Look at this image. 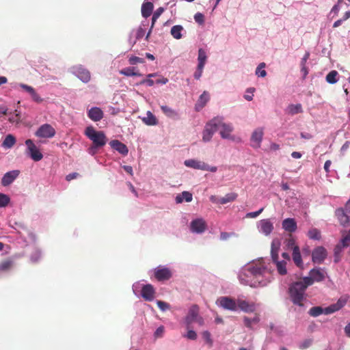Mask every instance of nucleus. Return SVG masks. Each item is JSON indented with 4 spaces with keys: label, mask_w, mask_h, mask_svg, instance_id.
<instances>
[{
    "label": "nucleus",
    "mask_w": 350,
    "mask_h": 350,
    "mask_svg": "<svg viewBox=\"0 0 350 350\" xmlns=\"http://www.w3.org/2000/svg\"><path fill=\"white\" fill-rule=\"evenodd\" d=\"M210 99V96L208 92L204 91L199 97L197 103L195 105L196 111H200L207 103Z\"/></svg>",
    "instance_id": "nucleus-21"
},
{
    "label": "nucleus",
    "mask_w": 350,
    "mask_h": 350,
    "mask_svg": "<svg viewBox=\"0 0 350 350\" xmlns=\"http://www.w3.org/2000/svg\"><path fill=\"white\" fill-rule=\"evenodd\" d=\"M286 113L294 116L303 112L302 105L300 103L298 104H291L285 109Z\"/></svg>",
    "instance_id": "nucleus-26"
},
{
    "label": "nucleus",
    "mask_w": 350,
    "mask_h": 350,
    "mask_svg": "<svg viewBox=\"0 0 350 350\" xmlns=\"http://www.w3.org/2000/svg\"><path fill=\"white\" fill-rule=\"evenodd\" d=\"M19 170H12L6 172L1 179V185L4 187L10 185L19 176Z\"/></svg>",
    "instance_id": "nucleus-15"
},
{
    "label": "nucleus",
    "mask_w": 350,
    "mask_h": 350,
    "mask_svg": "<svg viewBox=\"0 0 350 350\" xmlns=\"http://www.w3.org/2000/svg\"><path fill=\"white\" fill-rule=\"evenodd\" d=\"M194 20L197 23L202 25L204 23V16L202 13L198 12L194 15Z\"/></svg>",
    "instance_id": "nucleus-53"
},
{
    "label": "nucleus",
    "mask_w": 350,
    "mask_h": 350,
    "mask_svg": "<svg viewBox=\"0 0 350 350\" xmlns=\"http://www.w3.org/2000/svg\"><path fill=\"white\" fill-rule=\"evenodd\" d=\"M146 26V25L142 24V26H140L138 27V29H137L136 36H135L136 40H139L145 35V32H146L145 27Z\"/></svg>",
    "instance_id": "nucleus-50"
},
{
    "label": "nucleus",
    "mask_w": 350,
    "mask_h": 350,
    "mask_svg": "<svg viewBox=\"0 0 350 350\" xmlns=\"http://www.w3.org/2000/svg\"><path fill=\"white\" fill-rule=\"evenodd\" d=\"M241 284L251 287H263L271 281V273L262 260H258L245 267L239 275Z\"/></svg>",
    "instance_id": "nucleus-1"
},
{
    "label": "nucleus",
    "mask_w": 350,
    "mask_h": 350,
    "mask_svg": "<svg viewBox=\"0 0 350 350\" xmlns=\"http://www.w3.org/2000/svg\"><path fill=\"white\" fill-rule=\"evenodd\" d=\"M72 69L73 73L83 83H88L90 81V72L87 69L81 66H79L77 68L75 66Z\"/></svg>",
    "instance_id": "nucleus-13"
},
{
    "label": "nucleus",
    "mask_w": 350,
    "mask_h": 350,
    "mask_svg": "<svg viewBox=\"0 0 350 350\" xmlns=\"http://www.w3.org/2000/svg\"><path fill=\"white\" fill-rule=\"evenodd\" d=\"M19 85L23 90L27 92L29 94L31 92H33V90L34 89L33 87L23 83H21Z\"/></svg>",
    "instance_id": "nucleus-59"
},
{
    "label": "nucleus",
    "mask_w": 350,
    "mask_h": 350,
    "mask_svg": "<svg viewBox=\"0 0 350 350\" xmlns=\"http://www.w3.org/2000/svg\"><path fill=\"white\" fill-rule=\"evenodd\" d=\"M14 265V262L12 260H5L0 263V271H8Z\"/></svg>",
    "instance_id": "nucleus-44"
},
{
    "label": "nucleus",
    "mask_w": 350,
    "mask_h": 350,
    "mask_svg": "<svg viewBox=\"0 0 350 350\" xmlns=\"http://www.w3.org/2000/svg\"><path fill=\"white\" fill-rule=\"evenodd\" d=\"M85 135L92 142L96 147L104 146L107 141V137L103 131H97L92 126H88L85 130Z\"/></svg>",
    "instance_id": "nucleus-3"
},
{
    "label": "nucleus",
    "mask_w": 350,
    "mask_h": 350,
    "mask_svg": "<svg viewBox=\"0 0 350 350\" xmlns=\"http://www.w3.org/2000/svg\"><path fill=\"white\" fill-rule=\"evenodd\" d=\"M25 144L27 146L30 157L33 161H39L42 159V154L36 148V145L31 139H27L25 141Z\"/></svg>",
    "instance_id": "nucleus-10"
},
{
    "label": "nucleus",
    "mask_w": 350,
    "mask_h": 350,
    "mask_svg": "<svg viewBox=\"0 0 350 350\" xmlns=\"http://www.w3.org/2000/svg\"><path fill=\"white\" fill-rule=\"evenodd\" d=\"M338 75V72L336 70L330 71L326 76V81L327 83L330 84H334L337 82L336 77Z\"/></svg>",
    "instance_id": "nucleus-43"
},
{
    "label": "nucleus",
    "mask_w": 350,
    "mask_h": 350,
    "mask_svg": "<svg viewBox=\"0 0 350 350\" xmlns=\"http://www.w3.org/2000/svg\"><path fill=\"white\" fill-rule=\"evenodd\" d=\"M154 289L151 284H146L142 287L141 295L146 301H152L154 296Z\"/></svg>",
    "instance_id": "nucleus-18"
},
{
    "label": "nucleus",
    "mask_w": 350,
    "mask_h": 350,
    "mask_svg": "<svg viewBox=\"0 0 350 350\" xmlns=\"http://www.w3.org/2000/svg\"><path fill=\"white\" fill-rule=\"evenodd\" d=\"M344 306V303L338 300L337 303L332 304L328 307L323 308V313L325 314H329L339 310Z\"/></svg>",
    "instance_id": "nucleus-27"
},
{
    "label": "nucleus",
    "mask_w": 350,
    "mask_h": 350,
    "mask_svg": "<svg viewBox=\"0 0 350 350\" xmlns=\"http://www.w3.org/2000/svg\"><path fill=\"white\" fill-rule=\"evenodd\" d=\"M129 64L131 65H135L137 64H143L145 62L143 58L137 57V56H131L129 59Z\"/></svg>",
    "instance_id": "nucleus-51"
},
{
    "label": "nucleus",
    "mask_w": 350,
    "mask_h": 350,
    "mask_svg": "<svg viewBox=\"0 0 350 350\" xmlns=\"http://www.w3.org/2000/svg\"><path fill=\"white\" fill-rule=\"evenodd\" d=\"M184 164L189 167L205 171H210L212 172H215L217 170V167L215 166L210 167L208 164L205 163L204 162L197 161L195 159L186 160L185 161Z\"/></svg>",
    "instance_id": "nucleus-5"
},
{
    "label": "nucleus",
    "mask_w": 350,
    "mask_h": 350,
    "mask_svg": "<svg viewBox=\"0 0 350 350\" xmlns=\"http://www.w3.org/2000/svg\"><path fill=\"white\" fill-rule=\"evenodd\" d=\"M126 184H127V186H128L129 189L131 190V191L132 193H133L136 197H137L138 196V193H137V191L135 190V189L134 186L133 185V184L131 183H130V182H128Z\"/></svg>",
    "instance_id": "nucleus-64"
},
{
    "label": "nucleus",
    "mask_w": 350,
    "mask_h": 350,
    "mask_svg": "<svg viewBox=\"0 0 350 350\" xmlns=\"http://www.w3.org/2000/svg\"><path fill=\"white\" fill-rule=\"evenodd\" d=\"M204 67L197 66V69L194 72L193 77L196 79L198 80L202 75Z\"/></svg>",
    "instance_id": "nucleus-57"
},
{
    "label": "nucleus",
    "mask_w": 350,
    "mask_h": 350,
    "mask_svg": "<svg viewBox=\"0 0 350 350\" xmlns=\"http://www.w3.org/2000/svg\"><path fill=\"white\" fill-rule=\"evenodd\" d=\"M343 247H344L342 246V243L338 244L336 245L334 250V262H338L340 260L341 253L342 252Z\"/></svg>",
    "instance_id": "nucleus-42"
},
{
    "label": "nucleus",
    "mask_w": 350,
    "mask_h": 350,
    "mask_svg": "<svg viewBox=\"0 0 350 350\" xmlns=\"http://www.w3.org/2000/svg\"><path fill=\"white\" fill-rule=\"evenodd\" d=\"M215 119H217L219 121L218 123V129L220 130L221 137L224 139H230V133L233 131V127L231 124H226L223 122V118L220 117H217Z\"/></svg>",
    "instance_id": "nucleus-8"
},
{
    "label": "nucleus",
    "mask_w": 350,
    "mask_h": 350,
    "mask_svg": "<svg viewBox=\"0 0 350 350\" xmlns=\"http://www.w3.org/2000/svg\"><path fill=\"white\" fill-rule=\"evenodd\" d=\"M88 117L93 121L100 120L103 117V111L98 107H92L88 111Z\"/></svg>",
    "instance_id": "nucleus-23"
},
{
    "label": "nucleus",
    "mask_w": 350,
    "mask_h": 350,
    "mask_svg": "<svg viewBox=\"0 0 350 350\" xmlns=\"http://www.w3.org/2000/svg\"><path fill=\"white\" fill-rule=\"evenodd\" d=\"M199 307L196 304H194L190 307L188 314L185 318V323L187 329L189 328L190 325L194 322L196 319L199 317Z\"/></svg>",
    "instance_id": "nucleus-11"
},
{
    "label": "nucleus",
    "mask_w": 350,
    "mask_h": 350,
    "mask_svg": "<svg viewBox=\"0 0 350 350\" xmlns=\"http://www.w3.org/2000/svg\"><path fill=\"white\" fill-rule=\"evenodd\" d=\"M312 281V284L314 281L321 282L324 280L325 276L323 273L319 269H313L310 272V277H307Z\"/></svg>",
    "instance_id": "nucleus-25"
},
{
    "label": "nucleus",
    "mask_w": 350,
    "mask_h": 350,
    "mask_svg": "<svg viewBox=\"0 0 350 350\" xmlns=\"http://www.w3.org/2000/svg\"><path fill=\"white\" fill-rule=\"evenodd\" d=\"M292 258L293 262L298 267H302L303 262L299 247H295L294 250H293Z\"/></svg>",
    "instance_id": "nucleus-28"
},
{
    "label": "nucleus",
    "mask_w": 350,
    "mask_h": 350,
    "mask_svg": "<svg viewBox=\"0 0 350 350\" xmlns=\"http://www.w3.org/2000/svg\"><path fill=\"white\" fill-rule=\"evenodd\" d=\"M275 264L277 271L279 274L284 275L287 273V269H286V262L284 260L282 261H277L274 262Z\"/></svg>",
    "instance_id": "nucleus-37"
},
{
    "label": "nucleus",
    "mask_w": 350,
    "mask_h": 350,
    "mask_svg": "<svg viewBox=\"0 0 350 350\" xmlns=\"http://www.w3.org/2000/svg\"><path fill=\"white\" fill-rule=\"evenodd\" d=\"M263 130L261 128L256 129L252 133L251 137V141L254 143L253 146L255 148H259L260 143L262 139Z\"/></svg>",
    "instance_id": "nucleus-20"
},
{
    "label": "nucleus",
    "mask_w": 350,
    "mask_h": 350,
    "mask_svg": "<svg viewBox=\"0 0 350 350\" xmlns=\"http://www.w3.org/2000/svg\"><path fill=\"white\" fill-rule=\"evenodd\" d=\"M29 95L31 97V99L36 102V103H41L43 101V98L36 92V90L33 89V92H31Z\"/></svg>",
    "instance_id": "nucleus-49"
},
{
    "label": "nucleus",
    "mask_w": 350,
    "mask_h": 350,
    "mask_svg": "<svg viewBox=\"0 0 350 350\" xmlns=\"http://www.w3.org/2000/svg\"><path fill=\"white\" fill-rule=\"evenodd\" d=\"M79 174L77 172L70 173L66 176V180L68 181H70V180L77 178L79 176Z\"/></svg>",
    "instance_id": "nucleus-63"
},
{
    "label": "nucleus",
    "mask_w": 350,
    "mask_h": 350,
    "mask_svg": "<svg viewBox=\"0 0 350 350\" xmlns=\"http://www.w3.org/2000/svg\"><path fill=\"white\" fill-rule=\"evenodd\" d=\"M284 243L286 248L288 250L291 249L292 250H294L295 247H299L298 245H295V240L292 234L288 235V237L285 239Z\"/></svg>",
    "instance_id": "nucleus-40"
},
{
    "label": "nucleus",
    "mask_w": 350,
    "mask_h": 350,
    "mask_svg": "<svg viewBox=\"0 0 350 350\" xmlns=\"http://www.w3.org/2000/svg\"><path fill=\"white\" fill-rule=\"evenodd\" d=\"M206 227L207 225L206 221L202 218L196 219L190 224L191 232L198 234L204 232L206 230Z\"/></svg>",
    "instance_id": "nucleus-12"
},
{
    "label": "nucleus",
    "mask_w": 350,
    "mask_h": 350,
    "mask_svg": "<svg viewBox=\"0 0 350 350\" xmlns=\"http://www.w3.org/2000/svg\"><path fill=\"white\" fill-rule=\"evenodd\" d=\"M341 243L343 247L350 246V230L348 232L347 235L343 237L341 241Z\"/></svg>",
    "instance_id": "nucleus-54"
},
{
    "label": "nucleus",
    "mask_w": 350,
    "mask_h": 350,
    "mask_svg": "<svg viewBox=\"0 0 350 350\" xmlns=\"http://www.w3.org/2000/svg\"><path fill=\"white\" fill-rule=\"evenodd\" d=\"M109 144L112 148H113L122 155H126L129 152V150L126 146L124 144L120 142L119 140H112L110 142Z\"/></svg>",
    "instance_id": "nucleus-19"
},
{
    "label": "nucleus",
    "mask_w": 350,
    "mask_h": 350,
    "mask_svg": "<svg viewBox=\"0 0 350 350\" xmlns=\"http://www.w3.org/2000/svg\"><path fill=\"white\" fill-rule=\"evenodd\" d=\"M237 196L238 195L236 193H227L224 197L218 200V203L225 204L228 202H233L237 199Z\"/></svg>",
    "instance_id": "nucleus-31"
},
{
    "label": "nucleus",
    "mask_w": 350,
    "mask_h": 350,
    "mask_svg": "<svg viewBox=\"0 0 350 350\" xmlns=\"http://www.w3.org/2000/svg\"><path fill=\"white\" fill-rule=\"evenodd\" d=\"M16 143V139L12 135H8L2 143V146L11 148Z\"/></svg>",
    "instance_id": "nucleus-35"
},
{
    "label": "nucleus",
    "mask_w": 350,
    "mask_h": 350,
    "mask_svg": "<svg viewBox=\"0 0 350 350\" xmlns=\"http://www.w3.org/2000/svg\"><path fill=\"white\" fill-rule=\"evenodd\" d=\"M157 304L159 309L162 311H165L170 308V305L163 301H157Z\"/></svg>",
    "instance_id": "nucleus-55"
},
{
    "label": "nucleus",
    "mask_w": 350,
    "mask_h": 350,
    "mask_svg": "<svg viewBox=\"0 0 350 350\" xmlns=\"http://www.w3.org/2000/svg\"><path fill=\"white\" fill-rule=\"evenodd\" d=\"M161 109L163 113L169 118H175L178 117V113L168 106L162 105Z\"/></svg>",
    "instance_id": "nucleus-33"
},
{
    "label": "nucleus",
    "mask_w": 350,
    "mask_h": 350,
    "mask_svg": "<svg viewBox=\"0 0 350 350\" xmlns=\"http://www.w3.org/2000/svg\"><path fill=\"white\" fill-rule=\"evenodd\" d=\"M258 228L260 232L267 236L273 231V225L269 219H265L260 221Z\"/></svg>",
    "instance_id": "nucleus-16"
},
{
    "label": "nucleus",
    "mask_w": 350,
    "mask_h": 350,
    "mask_svg": "<svg viewBox=\"0 0 350 350\" xmlns=\"http://www.w3.org/2000/svg\"><path fill=\"white\" fill-rule=\"evenodd\" d=\"M10 199L8 196L0 193V207H5L10 202Z\"/></svg>",
    "instance_id": "nucleus-48"
},
{
    "label": "nucleus",
    "mask_w": 350,
    "mask_h": 350,
    "mask_svg": "<svg viewBox=\"0 0 350 350\" xmlns=\"http://www.w3.org/2000/svg\"><path fill=\"white\" fill-rule=\"evenodd\" d=\"M203 338L209 345L210 347L213 345V340L211 339V334L208 331H204L202 333Z\"/></svg>",
    "instance_id": "nucleus-52"
},
{
    "label": "nucleus",
    "mask_w": 350,
    "mask_h": 350,
    "mask_svg": "<svg viewBox=\"0 0 350 350\" xmlns=\"http://www.w3.org/2000/svg\"><path fill=\"white\" fill-rule=\"evenodd\" d=\"M309 314L312 317H318L323 313V308L320 306H314L310 309Z\"/></svg>",
    "instance_id": "nucleus-45"
},
{
    "label": "nucleus",
    "mask_w": 350,
    "mask_h": 350,
    "mask_svg": "<svg viewBox=\"0 0 350 350\" xmlns=\"http://www.w3.org/2000/svg\"><path fill=\"white\" fill-rule=\"evenodd\" d=\"M157 75V73L148 74L147 75L148 79H143L142 81H141L139 82V84L140 85L147 84L150 87L152 86L154 84V81L153 80H152L150 78L156 77Z\"/></svg>",
    "instance_id": "nucleus-46"
},
{
    "label": "nucleus",
    "mask_w": 350,
    "mask_h": 350,
    "mask_svg": "<svg viewBox=\"0 0 350 350\" xmlns=\"http://www.w3.org/2000/svg\"><path fill=\"white\" fill-rule=\"evenodd\" d=\"M282 228L290 233L295 232L297 230V225L295 219L286 218L282 221Z\"/></svg>",
    "instance_id": "nucleus-17"
},
{
    "label": "nucleus",
    "mask_w": 350,
    "mask_h": 350,
    "mask_svg": "<svg viewBox=\"0 0 350 350\" xmlns=\"http://www.w3.org/2000/svg\"><path fill=\"white\" fill-rule=\"evenodd\" d=\"M189 202L192 200V194L189 191H183L176 197V203H182L183 200Z\"/></svg>",
    "instance_id": "nucleus-30"
},
{
    "label": "nucleus",
    "mask_w": 350,
    "mask_h": 350,
    "mask_svg": "<svg viewBox=\"0 0 350 350\" xmlns=\"http://www.w3.org/2000/svg\"><path fill=\"white\" fill-rule=\"evenodd\" d=\"M308 237L311 239L319 240L321 237V232L317 228H311L308 232Z\"/></svg>",
    "instance_id": "nucleus-41"
},
{
    "label": "nucleus",
    "mask_w": 350,
    "mask_h": 350,
    "mask_svg": "<svg viewBox=\"0 0 350 350\" xmlns=\"http://www.w3.org/2000/svg\"><path fill=\"white\" fill-rule=\"evenodd\" d=\"M218 121L219 120L215 118L206 124L202 135V140L204 142H209L211 139L213 135L218 129Z\"/></svg>",
    "instance_id": "nucleus-4"
},
{
    "label": "nucleus",
    "mask_w": 350,
    "mask_h": 350,
    "mask_svg": "<svg viewBox=\"0 0 350 350\" xmlns=\"http://www.w3.org/2000/svg\"><path fill=\"white\" fill-rule=\"evenodd\" d=\"M153 8L154 5L151 2H146L143 3L142 6V15L144 18H148L151 15Z\"/></svg>",
    "instance_id": "nucleus-29"
},
{
    "label": "nucleus",
    "mask_w": 350,
    "mask_h": 350,
    "mask_svg": "<svg viewBox=\"0 0 350 350\" xmlns=\"http://www.w3.org/2000/svg\"><path fill=\"white\" fill-rule=\"evenodd\" d=\"M217 304L226 310L231 311L237 310L236 301L230 297H220L217 300Z\"/></svg>",
    "instance_id": "nucleus-7"
},
{
    "label": "nucleus",
    "mask_w": 350,
    "mask_h": 350,
    "mask_svg": "<svg viewBox=\"0 0 350 350\" xmlns=\"http://www.w3.org/2000/svg\"><path fill=\"white\" fill-rule=\"evenodd\" d=\"M186 337L190 340H196L197 338V334L193 330L189 329Z\"/></svg>",
    "instance_id": "nucleus-58"
},
{
    "label": "nucleus",
    "mask_w": 350,
    "mask_h": 350,
    "mask_svg": "<svg viewBox=\"0 0 350 350\" xmlns=\"http://www.w3.org/2000/svg\"><path fill=\"white\" fill-rule=\"evenodd\" d=\"M327 256V251L323 247H317L312 254V261L315 263H321Z\"/></svg>",
    "instance_id": "nucleus-14"
},
{
    "label": "nucleus",
    "mask_w": 350,
    "mask_h": 350,
    "mask_svg": "<svg viewBox=\"0 0 350 350\" xmlns=\"http://www.w3.org/2000/svg\"><path fill=\"white\" fill-rule=\"evenodd\" d=\"M163 12L164 9L160 7L158 9H157V10L153 13L152 16H154V18H159Z\"/></svg>",
    "instance_id": "nucleus-62"
},
{
    "label": "nucleus",
    "mask_w": 350,
    "mask_h": 350,
    "mask_svg": "<svg viewBox=\"0 0 350 350\" xmlns=\"http://www.w3.org/2000/svg\"><path fill=\"white\" fill-rule=\"evenodd\" d=\"M335 214L341 225L346 226L349 224L350 218L345 213L344 208H340L336 209Z\"/></svg>",
    "instance_id": "nucleus-22"
},
{
    "label": "nucleus",
    "mask_w": 350,
    "mask_h": 350,
    "mask_svg": "<svg viewBox=\"0 0 350 350\" xmlns=\"http://www.w3.org/2000/svg\"><path fill=\"white\" fill-rule=\"evenodd\" d=\"M244 324L247 327L251 328L252 323H258L259 321V317L256 316L253 319H250L248 317H244L243 319Z\"/></svg>",
    "instance_id": "nucleus-47"
},
{
    "label": "nucleus",
    "mask_w": 350,
    "mask_h": 350,
    "mask_svg": "<svg viewBox=\"0 0 350 350\" xmlns=\"http://www.w3.org/2000/svg\"><path fill=\"white\" fill-rule=\"evenodd\" d=\"M237 308H239L241 310L245 312H252L255 310V306L254 304H250L249 302L239 299L237 302Z\"/></svg>",
    "instance_id": "nucleus-24"
},
{
    "label": "nucleus",
    "mask_w": 350,
    "mask_h": 350,
    "mask_svg": "<svg viewBox=\"0 0 350 350\" xmlns=\"http://www.w3.org/2000/svg\"><path fill=\"white\" fill-rule=\"evenodd\" d=\"M207 59L206 53L204 50L200 49L198 50V66L200 67H204Z\"/></svg>",
    "instance_id": "nucleus-38"
},
{
    "label": "nucleus",
    "mask_w": 350,
    "mask_h": 350,
    "mask_svg": "<svg viewBox=\"0 0 350 350\" xmlns=\"http://www.w3.org/2000/svg\"><path fill=\"white\" fill-rule=\"evenodd\" d=\"M55 129L49 124H44L36 131V136L41 138H51L55 136Z\"/></svg>",
    "instance_id": "nucleus-6"
},
{
    "label": "nucleus",
    "mask_w": 350,
    "mask_h": 350,
    "mask_svg": "<svg viewBox=\"0 0 350 350\" xmlns=\"http://www.w3.org/2000/svg\"><path fill=\"white\" fill-rule=\"evenodd\" d=\"M312 285V281L308 278H304L302 280L295 282L289 288V293L293 302L295 304L302 306V300L306 288Z\"/></svg>",
    "instance_id": "nucleus-2"
},
{
    "label": "nucleus",
    "mask_w": 350,
    "mask_h": 350,
    "mask_svg": "<svg viewBox=\"0 0 350 350\" xmlns=\"http://www.w3.org/2000/svg\"><path fill=\"white\" fill-rule=\"evenodd\" d=\"M263 210H264V208H261L260 209H259L257 211L248 213L246 215V217L255 218V217H258L263 211Z\"/></svg>",
    "instance_id": "nucleus-56"
},
{
    "label": "nucleus",
    "mask_w": 350,
    "mask_h": 350,
    "mask_svg": "<svg viewBox=\"0 0 350 350\" xmlns=\"http://www.w3.org/2000/svg\"><path fill=\"white\" fill-rule=\"evenodd\" d=\"M256 75L260 77H265L267 75V72L264 69H260V68H257L256 70Z\"/></svg>",
    "instance_id": "nucleus-61"
},
{
    "label": "nucleus",
    "mask_w": 350,
    "mask_h": 350,
    "mask_svg": "<svg viewBox=\"0 0 350 350\" xmlns=\"http://www.w3.org/2000/svg\"><path fill=\"white\" fill-rule=\"evenodd\" d=\"M172 276V273L169 268L158 267L154 269V277L159 282L168 280Z\"/></svg>",
    "instance_id": "nucleus-9"
},
{
    "label": "nucleus",
    "mask_w": 350,
    "mask_h": 350,
    "mask_svg": "<svg viewBox=\"0 0 350 350\" xmlns=\"http://www.w3.org/2000/svg\"><path fill=\"white\" fill-rule=\"evenodd\" d=\"M279 250H280V243H275V241H273L271 243V258H272L273 262L279 261L278 260Z\"/></svg>",
    "instance_id": "nucleus-32"
},
{
    "label": "nucleus",
    "mask_w": 350,
    "mask_h": 350,
    "mask_svg": "<svg viewBox=\"0 0 350 350\" xmlns=\"http://www.w3.org/2000/svg\"><path fill=\"white\" fill-rule=\"evenodd\" d=\"M142 120L146 124L150 126L156 125L157 124L156 117L150 111H148L147 117L144 118Z\"/></svg>",
    "instance_id": "nucleus-36"
},
{
    "label": "nucleus",
    "mask_w": 350,
    "mask_h": 350,
    "mask_svg": "<svg viewBox=\"0 0 350 350\" xmlns=\"http://www.w3.org/2000/svg\"><path fill=\"white\" fill-rule=\"evenodd\" d=\"M135 70L134 67H127L120 70V73L127 77L142 76L141 73L135 72Z\"/></svg>",
    "instance_id": "nucleus-34"
},
{
    "label": "nucleus",
    "mask_w": 350,
    "mask_h": 350,
    "mask_svg": "<svg viewBox=\"0 0 350 350\" xmlns=\"http://www.w3.org/2000/svg\"><path fill=\"white\" fill-rule=\"evenodd\" d=\"M163 332H164V327L163 326H160L156 329V331L154 332V336L156 337H161L163 334Z\"/></svg>",
    "instance_id": "nucleus-60"
},
{
    "label": "nucleus",
    "mask_w": 350,
    "mask_h": 350,
    "mask_svg": "<svg viewBox=\"0 0 350 350\" xmlns=\"http://www.w3.org/2000/svg\"><path fill=\"white\" fill-rule=\"evenodd\" d=\"M183 27L181 25H174L171 29V34L175 39H180L182 38L181 31Z\"/></svg>",
    "instance_id": "nucleus-39"
}]
</instances>
